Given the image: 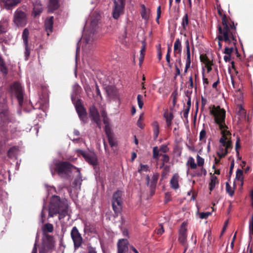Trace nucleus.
I'll return each instance as SVG.
<instances>
[{
	"label": "nucleus",
	"instance_id": "nucleus-1",
	"mask_svg": "<svg viewBox=\"0 0 253 253\" xmlns=\"http://www.w3.org/2000/svg\"><path fill=\"white\" fill-rule=\"evenodd\" d=\"M217 13L221 18V23L217 26V39L219 41L225 42L231 41L235 44L236 35H237L236 26L234 21L229 16L223 13V10L220 5L217 6Z\"/></svg>",
	"mask_w": 253,
	"mask_h": 253
},
{
	"label": "nucleus",
	"instance_id": "nucleus-2",
	"mask_svg": "<svg viewBox=\"0 0 253 253\" xmlns=\"http://www.w3.org/2000/svg\"><path fill=\"white\" fill-rule=\"evenodd\" d=\"M59 214L60 220L68 215V205L62 201L59 196L54 195L51 198L49 207L48 217H52L55 215Z\"/></svg>",
	"mask_w": 253,
	"mask_h": 253
},
{
	"label": "nucleus",
	"instance_id": "nucleus-3",
	"mask_svg": "<svg viewBox=\"0 0 253 253\" xmlns=\"http://www.w3.org/2000/svg\"><path fill=\"white\" fill-rule=\"evenodd\" d=\"M210 114L213 116L214 121L218 125L219 128H222L223 125L225 124V110L219 106L213 105L212 109L210 110Z\"/></svg>",
	"mask_w": 253,
	"mask_h": 253
},
{
	"label": "nucleus",
	"instance_id": "nucleus-4",
	"mask_svg": "<svg viewBox=\"0 0 253 253\" xmlns=\"http://www.w3.org/2000/svg\"><path fill=\"white\" fill-rule=\"evenodd\" d=\"M123 192L117 190L114 193L112 199V206L115 214L118 215L122 210L123 207Z\"/></svg>",
	"mask_w": 253,
	"mask_h": 253
},
{
	"label": "nucleus",
	"instance_id": "nucleus-5",
	"mask_svg": "<svg viewBox=\"0 0 253 253\" xmlns=\"http://www.w3.org/2000/svg\"><path fill=\"white\" fill-rule=\"evenodd\" d=\"M55 170L59 175L62 176L63 174L68 175L72 172V169H77V168L66 161L56 163L55 165Z\"/></svg>",
	"mask_w": 253,
	"mask_h": 253
},
{
	"label": "nucleus",
	"instance_id": "nucleus-6",
	"mask_svg": "<svg viewBox=\"0 0 253 253\" xmlns=\"http://www.w3.org/2000/svg\"><path fill=\"white\" fill-rule=\"evenodd\" d=\"M27 16L26 12L18 8L14 12L13 22L17 27H24L27 23Z\"/></svg>",
	"mask_w": 253,
	"mask_h": 253
},
{
	"label": "nucleus",
	"instance_id": "nucleus-7",
	"mask_svg": "<svg viewBox=\"0 0 253 253\" xmlns=\"http://www.w3.org/2000/svg\"><path fill=\"white\" fill-rule=\"evenodd\" d=\"M70 234L75 249L79 248L83 243V238L76 226L72 228Z\"/></svg>",
	"mask_w": 253,
	"mask_h": 253
},
{
	"label": "nucleus",
	"instance_id": "nucleus-8",
	"mask_svg": "<svg viewBox=\"0 0 253 253\" xmlns=\"http://www.w3.org/2000/svg\"><path fill=\"white\" fill-rule=\"evenodd\" d=\"M12 92L15 94L19 105L23 102V91L21 85L18 82H14L10 85Z\"/></svg>",
	"mask_w": 253,
	"mask_h": 253
},
{
	"label": "nucleus",
	"instance_id": "nucleus-9",
	"mask_svg": "<svg viewBox=\"0 0 253 253\" xmlns=\"http://www.w3.org/2000/svg\"><path fill=\"white\" fill-rule=\"evenodd\" d=\"M77 152L79 154L82 155L84 160L90 165L93 166H96L98 165L97 157L95 153H86L82 150H78Z\"/></svg>",
	"mask_w": 253,
	"mask_h": 253
},
{
	"label": "nucleus",
	"instance_id": "nucleus-10",
	"mask_svg": "<svg viewBox=\"0 0 253 253\" xmlns=\"http://www.w3.org/2000/svg\"><path fill=\"white\" fill-rule=\"evenodd\" d=\"M53 237L49 235H45V240H43L42 246L39 248V253H46L53 247Z\"/></svg>",
	"mask_w": 253,
	"mask_h": 253
},
{
	"label": "nucleus",
	"instance_id": "nucleus-11",
	"mask_svg": "<svg viewBox=\"0 0 253 253\" xmlns=\"http://www.w3.org/2000/svg\"><path fill=\"white\" fill-rule=\"evenodd\" d=\"M125 0H114V8L113 12V17L114 19H117L122 13L125 6Z\"/></svg>",
	"mask_w": 253,
	"mask_h": 253
},
{
	"label": "nucleus",
	"instance_id": "nucleus-12",
	"mask_svg": "<svg viewBox=\"0 0 253 253\" xmlns=\"http://www.w3.org/2000/svg\"><path fill=\"white\" fill-rule=\"evenodd\" d=\"M76 109L80 120L84 123H87V113L84 107L81 103L77 102L76 105Z\"/></svg>",
	"mask_w": 253,
	"mask_h": 253
},
{
	"label": "nucleus",
	"instance_id": "nucleus-13",
	"mask_svg": "<svg viewBox=\"0 0 253 253\" xmlns=\"http://www.w3.org/2000/svg\"><path fill=\"white\" fill-rule=\"evenodd\" d=\"M187 240V229L184 226V223H182L179 231V235L178 237V241L185 246L184 252L187 249L188 246L186 244Z\"/></svg>",
	"mask_w": 253,
	"mask_h": 253
},
{
	"label": "nucleus",
	"instance_id": "nucleus-14",
	"mask_svg": "<svg viewBox=\"0 0 253 253\" xmlns=\"http://www.w3.org/2000/svg\"><path fill=\"white\" fill-rule=\"evenodd\" d=\"M128 241L126 239H120L117 243L118 253H128Z\"/></svg>",
	"mask_w": 253,
	"mask_h": 253
},
{
	"label": "nucleus",
	"instance_id": "nucleus-15",
	"mask_svg": "<svg viewBox=\"0 0 253 253\" xmlns=\"http://www.w3.org/2000/svg\"><path fill=\"white\" fill-rule=\"evenodd\" d=\"M33 9L32 15L34 17L40 15L43 10V7L41 2L39 0H36L33 2Z\"/></svg>",
	"mask_w": 253,
	"mask_h": 253
},
{
	"label": "nucleus",
	"instance_id": "nucleus-16",
	"mask_svg": "<svg viewBox=\"0 0 253 253\" xmlns=\"http://www.w3.org/2000/svg\"><path fill=\"white\" fill-rule=\"evenodd\" d=\"M22 0H3L4 7L7 10H11L19 4Z\"/></svg>",
	"mask_w": 253,
	"mask_h": 253
},
{
	"label": "nucleus",
	"instance_id": "nucleus-17",
	"mask_svg": "<svg viewBox=\"0 0 253 253\" xmlns=\"http://www.w3.org/2000/svg\"><path fill=\"white\" fill-rule=\"evenodd\" d=\"M89 116L92 121H96L100 118L99 113L96 107L92 105L89 109Z\"/></svg>",
	"mask_w": 253,
	"mask_h": 253
},
{
	"label": "nucleus",
	"instance_id": "nucleus-18",
	"mask_svg": "<svg viewBox=\"0 0 253 253\" xmlns=\"http://www.w3.org/2000/svg\"><path fill=\"white\" fill-rule=\"evenodd\" d=\"M179 176L177 173H174L170 180V186L174 189H177L179 186L178 184V180Z\"/></svg>",
	"mask_w": 253,
	"mask_h": 253
},
{
	"label": "nucleus",
	"instance_id": "nucleus-19",
	"mask_svg": "<svg viewBox=\"0 0 253 253\" xmlns=\"http://www.w3.org/2000/svg\"><path fill=\"white\" fill-rule=\"evenodd\" d=\"M19 151V148L18 146H15L11 147L7 151V156L9 159H13L16 158Z\"/></svg>",
	"mask_w": 253,
	"mask_h": 253
},
{
	"label": "nucleus",
	"instance_id": "nucleus-20",
	"mask_svg": "<svg viewBox=\"0 0 253 253\" xmlns=\"http://www.w3.org/2000/svg\"><path fill=\"white\" fill-rule=\"evenodd\" d=\"M60 6L59 0H49L48 7L49 10L53 12L57 9Z\"/></svg>",
	"mask_w": 253,
	"mask_h": 253
},
{
	"label": "nucleus",
	"instance_id": "nucleus-21",
	"mask_svg": "<svg viewBox=\"0 0 253 253\" xmlns=\"http://www.w3.org/2000/svg\"><path fill=\"white\" fill-rule=\"evenodd\" d=\"M174 56H176V54H181L182 50V45L179 39H177L174 43Z\"/></svg>",
	"mask_w": 253,
	"mask_h": 253
},
{
	"label": "nucleus",
	"instance_id": "nucleus-22",
	"mask_svg": "<svg viewBox=\"0 0 253 253\" xmlns=\"http://www.w3.org/2000/svg\"><path fill=\"white\" fill-rule=\"evenodd\" d=\"M53 24V17L52 16L47 18L45 21V28L47 32H52Z\"/></svg>",
	"mask_w": 253,
	"mask_h": 253
},
{
	"label": "nucleus",
	"instance_id": "nucleus-23",
	"mask_svg": "<svg viewBox=\"0 0 253 253\" xmlns=\"http://www.w3.org/2000/svg\"><path fill=\"white\" fill-rule=\"evenodd\" d=\"M226 43H228L230 47H225L224 49V53L226 54V55H229L231 56V53L233 52L234 50V48L236 46V43H237V39H236V42H235V44H234L233 42H231V41H228V42H225Z\"/></svg>",
	"mask_w": 253,
	"mask_h": 253
},
{
	"label": "nucleus",
	"instance_id": "nucleus-24",
	"mask_svg": "<svg viewBox=\"0 0 253 253\" xmlns=\"http://www.w3.org/2000/svg\"><path fill=\"white\" fill-rule=\"evenodd\" d=\"M53 226L51 223H45L42 228L43 235L45 237L46 235H48L46 233H51L53 231Z\"/></svg>",
	"mask_w": 253,
	"mask_h": 253
},
{
	"label": "nucleus",
	"instance_id": "nucleus-25",
	"mask_svg": "<svg viewBox=\"0 0 253 253\" xmlns=\"http://www.w3.org/2000/svg\"><path fill=\"white\" fill-rule=\"evenodd\" d=\"M228 127L225 124L223 125V127L221 128H219L221 130V133L222 134V137L221 138H224L225 140L228 139V136H231V132L228 130Z\"/></svg>",
	"mask_w": 253,
	"mask_h": 253
},
{
	"label": "nucleus",
	"instance_id": "nucleus-26",
	"mask_svg": "<svg viewBox=\"0 0 253 253\" xmlns=\"http://www.w3.org/2000/svg\"><path fill=\"white\" fill-rule=\"evenodd\" d=\"M186 45V64H191V54H190V47L189 42L188 40L185 42Z\"/></svg>",
	"mask_w": 253,
	"mask_h": 253
},
{
	"label": "nucleus",
	"instance_id": "nucleus-27",
	"mask_svg": "<svg viewBox=\"0 0 253 253\" xmlns=\"http://www.w3.org/2000/svg\"><path fill=\"white\" fill-rule=\"evenodd\" d=\"M0 118L3 122L8 121L9 120V112L7 109H3L0 112Z\"/></svg>",
	"mask_w": 253,
	"mask_h": 253
},
{
	"label": "nucleus",
	"instance_id": "nucleus-28",
	"mask_svg": "<svg viewBox=\"0 0 253 253\" xmlns=\"http://www.w3.org/2000/svg\"><path fill=\"white\" fill-rule=\"evenodd\" d=\"M219 142L222 144V146H224L227 151L228 149L232 148V142L230 140H225L223 138H220L219 139Z\"/></svg>",
	"mask_w": 253,
	"mask_h": 253
},
{
	"label": "nucleus",
	"instance_id": "nucleus-29",
	"mask_svg": "<svg viewBox=\"0 0 253 253\" xmlns=\"http://www.w3.org/2000/svg\"><path fill=\"white\" fill-rule=\"evenodd\" d=\"M228 153L227 151L224 146H222V144L219 147L218 151L217 152V155L220 159L224 158Z\"/></svg>",
	"mask_w": 253,
	"mask_h": 253
},
{
	"label": "nucleus",
	"instance_id": "nucleus-30",
	"mask_svg": "<svg viewBox=\"0 0 253 253\" xmlns=\"http://www.w3.org/2000/svg\"><path fill=\"white\" fill-rule=\"evenodd\" d=\"M142 11L141 12V15L142 18L147 21L149 18L150 10H147L144 4L141 5Z\"/></svg>",
	"mask_w": 253,
	"mask_h": 253
},
{
	"label": "nucleus",
	"instance_id": "nucleus-31",
	"mask_svg": "<svg viewBox=\"0 0 253 253\" xmlns=\"http://www.w3.org/2000/svg\"><path fill=\"white\" fill-rule=\"evenodd\" d=\"M0 72L3 75L6 76L8 74V70L5 65V62L2 57L0 55Z\"/></svg>",
	"mask_w": 253,
	"mask_h": 253
},
{
	"label": "nucleus",
	"instance_id": "nucleus-32",
	"mask_svg": "<svg viewBox=\"0 0 253 253\" xmlns=\"http://www.w3.org/2000/svg\"><path fill=\"white\" fill-rule=\"evenodd\" d=\"M152 125L153 128L154 138L156 139L159 134V126L158 123L156 121L154 122Z\"/></svg>",
	"mask_w": 253,
	"mask_h": 253
},
{
	"label": "nucleus",
	"instance_id": "nucleus-33",
	"mask_svg": "<svg viewBox=\"0 0 253 253\" xmlns=\"http://www.w3.org/2000/svg\"><path fill=\"white\" fill-rule=\"evenodd\" d=\"M218 183L217 178L214 175H211V182L209 184V189L211 191L215 187V184Z\"/></svg>",
	"mask_w": 253,
	"mask_h": 253
},
{
	"label": "nucleus",
	"instance_id": "nucleus-34",
	"mask_svg": "<svg viewBox=\"0 0 253 253\" xmlns=\"http://www.w3.org/2000/svg\"><path fill=\"white\" fill-rule=\"evenodd\" d=\"M76 169L77 171L78 172V174L77 176V178H75L73 182V185L75 187H77L78 185L80 187L81 185V182L82 181V175L80 169L78 168H77Z\"/></svg>",
	"mask_w": 253,
	"mask_h": 253
},
{
	"label": "nucleus",
	"instance_id": "nucleus-35",
	"mask_svg": "<svg viewBox=\"0 0 253 253\" xmlns=\"http://www.w3.org/2000/svg\"><path fill=\"white\" fill-rule=\"evenodd\" d=\"M29 35V31L27 28L24 29L22 33V39L24 45H28V37Z\"/></svg>",
	"mask_w": 253,
	"mask_h": 253
},
{
	"label": "nucleus",
	"instance_id": "nucleus-36",
	"mask_svg": "<svg viewBox=\"0 0 253 253\" xmlns=\"http://www.w3.org/2000/svg\"><path fill=\"white\" fill-rule=\"evenodd\" d=\"M236 109L237 115L241 116V117H244L245 116L246 111L241 105H237Z\"/></svg>",
	"mask_w": 253,
	"mask_h": 253
},
{
	"label": "nucleus",
	"instance_id": "nucleus-37",
	"mask_svg": "<svg viewBox=\"0 0 253 253\" xmlns=\"http://www.w3.org/2000/svg\"><path fill=\"white\" fill-rule=\"evenodd\" d=\"M159 174L158 173L153 174L149 186L156 187Z\"/></svg>",
	"mask_w": 253,
	"mask_h": 253
},
{
	"label": "nucleus",
	"instance_id": "nucleus-38",
	"mask_svg": "<svg viewBox=\"0 0 253 253\" xmlns=\"http://www.w3.org/2000/svg\"><path fill=\"white\" fill-rule=\"evenodd\" d=\"M200 58L201 62L205 65H209L210 63L212 62V61L210 60L206 54H201L200 55Z\"/></svg>",
	"mask_w": 253,
	"mask_h": 253
},
{
	"label": "nucleus",
	"instance_id": "nucleus-39",
	"mask_svg": "<svg viewBox=\"0 0 253 253\" xmlns=\"http://www.w3.org/2000/svg\"><path fill=\"white\" fill-rule=\"evenodd\" d=\"M207 137V132L205 128L203 129L200 132L199 140L200 141L206 143Z\"/></svg>",
	"mask_w": 253,
	"mask_h": 253
},
{
	"label": "nucleus",
	"instance_id": "nucleus-40",
	"mask_svg": "<svg viewBox=\"0 0 253 253\" xmlns=\"http://www.w3.org/2000/svg\"><path fill=\"white\" fill-rule=\"evenodd\" d=\"M189 24V19H188V15L187 13H186L183 17L182 18V26L184 29H186V27Z\"/></svg>",
	"mask_w": 253,
	"mask_h": 253
},
{
	"label": "nucleus",
	"instance_id": "nucleus-41",
	"mask_svg": "<svg viewBox=\"0 0 253 253\" xmlns=\"http://www.w3.org/2000/svg\"><path fill=\"white\" fill-rule=\"evenodd\" d=\"M7 31V24L0 22V35L5 33Z\"/></svg>",
	"mask_w": 253,
	"mask_h": 253
},
{
	"label": "nucleus",
	"instance_id": "nucleus-42",
	"mask_svg": "<svg viewBox=\"0 0 253 253\" xmlns=\"http://www.w3.org/2000/svg\"><path fill=\"white\" fill-rule=\"evenodd\" d=\"M177 96L178 92L177 90H175L174 91H173L171 94L170 97L172 99V105L173 107L175 106L176 104Z\"/></svg>",
	"mask_w": 253,
	"mask_h": 253
},
{
	"label": "nucleus",
	"instance_id": "nucleus-43",
	"mask_svg": "<svg viewBox=\"0 0 253 253\" xmlns=\"http://www.w3.org/2000/svg\"><path fill=\"white\" fill-rule=\"evenodd\" d=\"M249 234L250 237L252 239V235H253V215H252L249 221Z\"/></svg>",
	"mask_w": 253,
	"mask_h": 253
},
{
	"label": "nucleus",
	"instance_id": "nucleus-44",
	"mask_svg": "<svg viewBox=\"0 0 253 253\" xmlns=\"http://www.w3.org/2000/svg\"><path fill=\"white\" fill-rule=\"evenodd\" d=\"M149 170V167L147 165H140V168L138 169V172L141 173L142 171H147Z\"/></svg>",
	"mask_w": 253,
	"mask_h": 253
},
{
	"label": "nucleus",
	"instance_id": "nucleus-45",
	"mask_svg": "<svg viewBox=\"0 0 253 253\" xmlns=\"http://www.w3.org/2000/svg\"><path fill=\"white\" fill-rule=\"evenodd\" d=\"M107 138L109 145L111 147H113L117 145V142L115 140V139L113 135H112L111 136L108 137Z\"/></svg>",
	"mask_w": 253,
	"mask_h": 253
},
{
	"label": "nucleus",
	"instance_id": "nucleus-46",
	"mask_svg": "<svg viewBox=\"0 0 253 253\" xmlns=\"http://www.w3.org/2000/svg\"><path fill=\"white\" fill-rule=\"evenodd\" d=\"M187 164L190 165L191 169H195L197 168V165L195 163V160L192 157H190L187 162Z\"/></svg>",
	"mask_w": 253,
	"mask_h": 253
},
{
	"label": "nucleus",
	"instance_id": "nucleus-47",
	"mask_svg": "<svg viewBox=\"0 0 253 253\" xmlns=\"http://www.w3.org/2000/svg\"><path fill=\"white\" fill-rule=\"evenodd\" d=\"M137 100L139 108L141 109L143 106V96L141 94H138L137 96Z\"/></svg>",
	"mask_w": 253,
	"mask_h": 253
},
{
	"label": "nucleus",
	"instance_id": "nucleus-48",
	"mask_svg": "<svg viewBox=\"0 0 253 253\" xmlns=\"http://www.w3.org/2000/svg\"><path fill=\"white\" fill-rule=\"evenodd\" d=\"M159 156H160V154H159L158 148L157 146L154 147L153 149V158L154 159H158Z\"/></svg>",
	"mask_w": 253,
	"mask_h": 253
},
{
	"label": "nucleus",
	"instance_id": "nucleus-49",
	"mask_svg": "<svg viewBox=\"0 0 253 253\" xmlns=\"http://www.w3.org/2000/svg\"><path fill=\"white\" fill-rule=\"evenodd\" d=\"M170 168V166H169V165H166L164 167L163 170L162 172V176L163 177H164L166 175H167L168 174V173L169 172Z\"/></svg>",
	"mask_w": 253,
	"mask_h": 253
},
{
	"label": "nucleus",
	"instance_id": "nucleus-50",
	"mask_svg": "<svg viewBox=\"0 0 253 253\" xmlns=\"http://www.w3.org/2000/svg\"><path fill=\"white\" fill-rule=\"evenodd\" d=\"M105 132L106 134L107 137H109L113 135V132H112L111 129L109 126V125H107L105 126Z\"/></svg>",
	"mask_w": 253,
	"mask_h": 253
},
{
	"label": "nucleus",
	"instance_id": "nucleus-51",
	"mask_svg": "<svg viewBox=\"0 0 253 253\" xmlns=\"http://www.w3.org/2000/svg\"><path fill=\"white\" fill-rule=\"evenodd\" d=\"M226 192L229 194L230 196H232L234 194V191L232 189L231 186L228 182L226 183Z\"/></svg>",
	"mask_w": 253,
	"mask_h": 253
},
{
	"label": "nucleus",
	"instance_id": "nucleus-52",
	"mask_svg": "<svg viewBox=\"0 0 253 253\" xmlns=\"http://www.w3.org/2000/svg\"><path fill=\"white\" fill-rule=\"evenodd\" d=\"M164 117L166 121H171L173 118V115L172 113L166 112L164 114Z\"/></svg>",
	"mask_w": 253,
	"mask_h": 253
},
{
	"label": "nucleus",
	"instance_id": "nucleus-53",
	"mask_svg": "<svg viewBox=\"0 0 253 253\" xmlns=\"http://www.w3.org/2000/svg\"><path fill=\"white\" fill-rule=\"evenodd\" d=\"M197 165L199 167H202L203 166L204 164V159L201 157L199 155H197Z\"/></svg>",
	"mask_w": 253,
	"mask_h": 253
},
{
	"label": "nucleus",
	"instance_id": "nucleus-54",
	"mask_svg": "<svg viewBox=\"0 0 253 253\" xmlns=\"http://www.w3.org/2000/svg\"><path fill=\"white\" fill-rule=\"evenodd\" d=\"M211 214L210 212H203L200 213L199 216L201 219H206Z\"/></svg>",
	"mask_w": 253,
	"mask_h": 253
},
{
	"label": "nucleus",
	"instance_id": "nucleus-55",
	"mask_svg": "<svg viewBox=\"0 0 253 253\" xmlns=\"http://www.w3.org/2000/svg\"><path fill=\"white\" fill-rule=\"evenodd\" d=\"M160 156H162V161L164 163H168L169 161V157L167 154H160Z\"/></svg>",
	"mask_w": 253,
	"mask_h": 253
},
{
	"label": "nucleus",
	"instance_id": "nucleus-56",
	"mask_svg": "<svg viewBox=\"0 0 253 253\" xmlns=\"http://www.w3.org/2000/svg\"><path fill=\"white\" fill-rule=\"evenodd\" d=\"M243 172L242 170L240 169H238L236 171V177L238 178V180L242 179H243Z\"/></svg>",
	"mask_w": 253,
	"mask_h": 253
},
{
	"label": "nucleus",
	"instance_id": "nucleus-57",
	"mask_svg": "<svg viewBox=\"0 0 253 253\" xmlns=\"http://www.w3.org/2000/svg\"><path fill=\"white\" fill-rule=\"evenodd\" d=\"M171 200V194L169 192H167L165 193V203H168L169 201Z\"/></svg>",
	"mask_w": 253,
	"mask_h": 253
},
{
	"label": "nucleus",
	"instance_id": "nucleus-58",
	"mask_svg": "<svg viewBox=\"0 0 253 253\" xmlns=\"http://www.w3.org/2000/svg\"><path fill=\"white\" fill-rule=\"evenodd\" d=\"M188 83L189 84L188 86L189 88L192 89L193 87L195 88V84H194L193 77L192 76L189 78Z\"/></svg>",
	"mask_w": 253,
	"mask_h": 253
},
{
	"label": "nucleus",
	"instance_id": "nucleus-59",
	"mask_svg": "<svg viewBox=\"0 0 253 253\" xmlns=\"http://www.w3.org/2000/svg\"><path fill=\"white\" fill-rule=\"evenodd\" d=\"M146 51V43L144 42H142V45L140 50V55H145V52Z\"/></svg>",
	"mask_w": 253,
	"mask_h": 253
},
{
	"label": "nucleus",
	"instance_id": "nucleus-60",
	"mask_svg": "<svg viewBox=\"0 0 253 253\" xmlns=\"http://www.w3.org/2000/svg\"><path fill=\"white\" fill-rule=\"evenodd\" d=\"M157 234L161 235L164 232L163 226L161 225V227L156 230Z\"/></svg>",
	"mask_w": 253,
	"mask_h": 253
},
{
	"label": "nucleus",
	"instance_id": "nucleus-61",
	"mask_svg": "<svg viewBox=\"0 0 253 253\" xmlns=\"http://www.w3.org/2000/svg\"><path fill=\"white\" fill-rule=\"evenodd\" d=\"M166 59L168 65L169 67H171V64L170 63V54H166Z\"/></svg>",
	"mask_w": 253,
	"mask_h": 253
},
{
	"label": "nucleus",
	"instance_id": "nucleus-62",
	"mask_svg": "<svg viewBox=\"0 0 253 253\" xmlns=\"http://www.w3.org/2000/svg\"><path fill=\"white\" fill-rule=\"evenodd\" d=\"M160 150L163 153H166L169 151V148L167 145H163L161 146Z\"/></svg>",
	"mask_w": 253,
	"mask_h": 253
},
{
	"label": "nucleus",
	"instance_id": "nucleus-63",
	"mask_svg": "<svg viewBox=\"0 0 253 253\" xmlns=\"http://www.w3.org/2000/svg\"><path fill=\"white\" fill-rule=\"evenodd\" d=\"M175 78H176L177 76H179L180 75V70L179 68L178 67V66L176 64H175Z\"/></svg>",
	"mask_w": 253,
	"mask_h": 253
},
{
	"label": "nucleus",
	"instance_id": "nucleus-64",
	"mask_svg": "<svg viewBox=\"0 0 253 253\" xmlns=\"http://www.w3.org/2000/svg\"><path fill=\"white\" fill-rule=\"evenodd\" d=\"M88 253H97L95 248L89 247L88 248Z\"/></svg>",
	"mask_w": 253,
	"mask_h": 253
}]
</instances>
